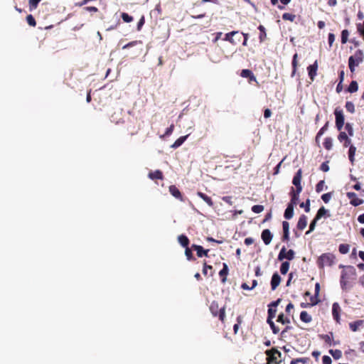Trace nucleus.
Here are the masks:
<instances>
[{
    "mask_svg": "<svg viewBox=\"0 0 364 364\" xmlns=\"http://www.w3.org/2000/svg\"><path fill=\"white\" fill-rule=\"evenodd\" d=\"M282 18L284 21H289L293 22L296 18V16L290 13H284L282 14Z\"/></svg>",
    "mask_w": 364,
    "mask_h": 364,
    "instance_id": "obj_40",
    "label": "nucleus"
},
{
    "mask_svg": "<svg viewBox=\"0 0 364 364\" xmlns=\"http://www.w3.org/2000/svg\"><path fill=\"white\" fill-rule=\"evenodd\" d=\"M332 197V193L331 192H329V193H324L321 196V199L323 200V201L326 203H328L329 200H331Z\"/></svg>",
    "mask_w": 364,
    "mask_h": 364,
    "instance_id": "obj_51",
    "label": "nucleus"
},
{
    "mask_svg": "<svg viewBox=\"0 0 364 364\" xmlns=\"http://www.w3.org/2000/svg\"><path fill=\"white\" fill-rule=\"evenodd\" d=\"M336 117V127L338 131H341L344 125L345 117L343 110L340 107H336L334 110Z\"/></svg>",
    "mask_w": 364,
    "mask_h": 364,
    "instance_id": "obj_6",
    "label": "nucleus"
},
{
    "mask_svg": "<svg viewBox=\"0 0 364 364\" xmlns=\"http://www.w3.org/2000/svg\"><path fill=\"white\" fill-rule=\"evenodd\" d=\"M173 129H174V124H171V126L169 127H168L164 133V134L163 136H161V137H164V136H169L172 134L173 131Z\"/></svg>",
    "mask_w": 364,
    "mask_h": 364,
    "instance_id": "obj_59",
    "label": "nucleus"
},
{
    "mask_svg": "<svg viewBox=\"0 0 364 364\" xmlns=\"http://www.w3.org/2000/svg\"><path fill=\"white\" fill-rule=\"evenodd\" d=\"M239 31H233L225 34L224 41L230 42L232 45H237L241 41Z\"/></svg>",
    "mask_w": 364,
    "mask_h": 364,
    "instance_id": "obj_7",
    "label": "nucleus"
},
{
    "mask_svg": "<svg viewBox=\"0 0 364 364\" xmlns=\"http://www.w3.org/2000/svg\"><path fill=\"white\" fill-rule=\"evenodd\" d=\"M336 257L332 253H323L317 260L318 267L320 269L324 268L326 266L331 267L334 264Z\"/></svg>",
    "mask_w": 364,
    "mask_h": 364,
    "instance_id": "obj_4",
    "label": "nucleus"
},
{
    "mask_svg": "<svg viewBox=\"0 0 364 364\" xmlns=\"http://www.w3.org/2000/svg\"><path fill=\"white\" fill-rule=\"evenodd\" d=\"M339 267L345 268L341 272L340 283L342 289L347 290L352 287L350 283L356 279V269L350 265L344 266L340 264Z\"/></svg>",
    "mask_w": 364,
    "mask_h": 364,
    "instance_id": "obj_1",
    "label": "nucleus"
},
{
    "mask_svg": "<svg viewBox=\"0 0 364 364\" xmlns=\"http://www.w3.org/2000/svg\"><path fill=\"white\" fill-rule=\"evenodd\" d=\"M328 122H327L318 131V137H321L324 132L328 129Z\"/></svg>",
    "mask_w": 364,
    "mask_h": 364,
    "instance_id": "obj_55",
    "label": "nucleus"
},
{
    "mask_svg": "<svg viewBox=\"0 0 364 364\" xmlns=\"http://www.w3.org/2000/svg\"><path fill=\"white\" fill-rule=\"evenodd\" d=\"M229 272L228 266L226 263H223V269L219 272V276L221 279L222 283H225L227 281V276Z\"/></svg>",
    "mask_w": 364,
    "mask_h": 364,
    "instance_id": "obj_19",
    "label": "nucleus"
},
{
    "mask_svg": "<svg viewBox=\"0 0 364 364\" xmlns=\"http://www.w3.org/2000/svg\"><path fill=\"white\" fill-rule=\"evenodd\" d=\"M328 213V210L324 208L321 207L317 211V213L315 216L316 220H320L322 217L325 216Z\"/></svg>",
    "mask_w": 364,
    "mask_h": 364,
    "instance_id": "obj_34",
    "label": "nucleus"
},
{
    "mask_svg": "<svg viewBox=\"0 0 364 364\" xmlns=\"http://www.w3.org/2000/svg\"><path fill=\"white\" fill-rule=\"evenodd\" d=\"M294 206L291 204H288L285 211L284 216L287 220L291 219L294 215Z\"/></svg>",
    "mask_w": 364,
    "mask_h": 364,
    "instance_id": "obj_23",
    "label": "nucleus"
},
{
    "mask_svg": "<svg viewBox=\"0 0 364 364\" xmlns=\"http://www.w3.org/2000/svg\"><path fill=\"white\" fill-rule=\"evenodd\" d=\"M41 0H29V6L31 9H36Z\"/></svg>",
    "mask_w": 364,
    "mask_h": 364,
    "instance_id": "obj_56",
    "label": "nucleus"
},
{
    "mask_svg": "<svg viewBox=\"0 0 364 364\" xmlns=\"http://www.w3.org/2000/svg\"><path fill=\"white\" fill-rule=\"evenodd\" d=\"M358 90V82L355 80H353L349 86L347 88V92H350V93H353V92H357Z\"/></svg>",
    "mask_w": 364,
    "mask_h": 364,
    "instance_id": "obj_33",
    "label": "nucleus"
},
{
    "mask_svg": "<svg viewBox=\"0 0 364 364\" xmlns=\"http://www.w3.org/2000/svg\"><path fill=\"white\" fill-rule=\"evenodd\" d=\"M240 75L242 77L249 78L250 82H251V81H256L257 80L255 76L254 75V74L252 73V71L249 70V69H243L241 71Z\"/></svg>",
    "mask_w": 364,
    "mask_h": 364,
    "instance_id": "obj_20",
    "label": "nucleus"
},
{
    "mask_svg": "<svg viewBox=\"0 0 364 364\" xmlns=\"http://www.w3.org/2000/svg\"><path fill=\"white\" fill-rule=\"evenodd\" d=\"M364 54L361 50H357L353 55L348 58V66L351 73L355 71V68L363 61Z\"/></svg>",
    "mask_w": 364,
    "mask_h": 364,
    "instance_id": "obj_3",
    "label": "nucleus"
},
{
    "mask_svg": "<svg viewBox=\"0 0 364 364\" xmlns=\"http://www.w3.org/2000/svg\"><path fill=\"white\" fill-rule=\"evenodd\" d=\"M209 309L214 317H218L222 323L225 322V306L220 307L218 301H213L210 304Z\"/></svg>",
    "mask_w": 364,
    "mask_h": 364,
    "instance_id": "obj_2",
    "label": "nucleus"
},
{
    "mask_svg": "<svg viewBox=\"0 0 364 364\" xmlns=\"http://www.w3.org/2000/svg\"><path fill=\"white\" fill-rule=\"evenodd\" d=\"M348 137V134L345 132H341L340 134L338 136V139L340 142H343L346 139H347Z\"/></svg>",
    "mask_w": 364,
    "mask_h": 364,
    "instance_id": "obj_54",
    "label": "nucleus"
},
{
    "mask_svg": "<svg viewBox=\"0 0 364 364\" xmlns=\"http://www.w3.org/2000/svg\"><path fill=\"white\" fill-rule=\"evenodd\" d=\"M341 307L338 303H333L332 306V315L333 318L336 321V322L339 323L340 321V313H341Z\"/></svg>",
    "mask_w": 364,
    "mask_h": 364,
    "instance_id": "obj_17",
    "label": "nucleus"
},
{
    "mask_svg": "<svg viewBox=\"0 0 364 364\" xmlns=\"http://www.w3.org/2000/svg\"><path fill=\"white\" fill-rule=\"evenodd\" d=\"M329 353L333 356V358L334 359H339L341 358L342 356V352L341 350H338V349H336V350H329Z\"/></svg>",
    "mask_w": 364,
    "mask_h": 364,
    "instance_id": "obj_37",
    "label": "nucleus"
},
{
    "mask_svg": "<svg viewBox=\"0 0 364 364\" xmlns=\"http://www.w3.org/2000/svg\"><path fill=\"white\" fill-rule=\"evenodd\" d=\"M346 196L350 200V203L355 207L362 205L364 203V200L359 198L354 192H348Z\"/></svg>",
    "mask_w": 364,
    "mask_h": 364,
    "instance_id": "obj_11",
    "label": "nucleus"
},
{
    "mask_svg": "<svg viewBox=\"0 0 364 364\" xmlns=\"http://www.w3.org/2000/svg\"><path fill=\"white\" fill-rule=\"evenodd\" d=\"M318 67V62L316 60L312 65H309L307 68L309 76L312 81L317 74Z\"/></svg>",
    "mask_w": 364,
    "mask_h": 364,
    "instance_id": "obj_12",
    "label": "nucleus"
},
{
    "mask_svg": "<svg viewBox=\"0 0 364 364\" xmlns=\"http://www.w3.org/2000/svg\"><path fill=\"white\" fill-rule=\"evenodd\" d=\"M299 206L304 208L305 212L309 213L310 211V200L307 199L305 203H300Z\"/></svg>",
    "mask_w": 364,
    "mask_h": 364,
    "instance_id": "obj_47",
    "label": "nucleus"
},
{
    "mask_svg": "<svg viewBox=\"0 0 364 364\" xmlns=\"http://www.w3.org/2000/svg\"><path fill=\"white\" fill-rule=\"evenodd\" d=\"M323 364H331V358L328 355H323L322 358Z\"/></svg>",
    "mask_w": 364,
    "mask_h": 364,
    "instance_id": "obj_63",
    "label": "nucleus"
},
{
    "mask_svg": "<svg viewBox=\"0 0 364 364\" xmlns=\"http://www.w3.org/2000/svg\"><path fill=\"white\" fill-rule=\"evenodd\" d=\"M323 146L326 150H331L333 147V139L331 137L325 138Z\"/></svg>",
    "mask_w": 364,
    "mask_h": 364,
    "instance_id": "obj_35",
    "label": "nucleus"
},
{
    "mask_svg": "<svg viewBox=\"0 0 364 364\" xmlns=\"http://www.w3.org/2000/svg\"><path fill=\"white\" fill-rule=\"evenodd\" d=\"M264 210V206L262 205H255L252 207V211L255 213H260Z\"/></svg>",
    "mask_w": 364,
    "mask_h": 364,
    "instance_id": "obj_48",
    "label": "nucleus"
},
{
    "mask_svg": "<svg viewBox=\"0 0 364 364\" xmlns=\"http://www.w3.org/2000/svg\"><path fill=\"white\" fill-rule=\"evenodd\" d=\"M188 136V135L180 136L174 141V143L171 146V147L173 149L178 148L184 143V141L187 139Z\"/></svg>",
    "mask_w": 364,
    "mask_h": 364,
    "instance_id": "obj_24",
    "label": "nucleus"
},
{
    "mask_svg": "<svg viewBox=\"0 0 364 364\" xmlns=\"http://www.w3.org/2000/svg\"><path fill=\"white\" fill-rule=\"evenodd\" d=\"M192 250L193 249L189 248L188 247H186L185 255H186L188 260H193V259H195V258L193 257V253H192Z\"/></svg>",
    "mask_w": 364,
    "mask_h": 364,
    "instance_id": "obj_45",
    "label": "nucleus"
},
{
    "mask_svg": "<svg viewBox=\"0 0 364 364\" xmlns=\"http://www.w3.org/2000/svg\"><path fill=\"white\" fill-rule=\"evenodd\" d=\"M300 319L304 323H309L311 321V316L305 311H303L300 314Z\"/></svg>",
    "mask_w": 364,
    "mask_h": 364,
    "instance_id": "obj_32",
    "label": "nucleus"
},
{
    "mask_svg": "<svg viewBox=\"0 0 364 364\" xmlns=\"http://www.w3.org/2000/svg\"><path fill=\"white\" fill-rule=\"evenodd\" d=\"M328 161H325L321 164L320 169L323 172H327L329 170Z\"/></svg>",
    "mask_w": 364,
    "mask_h": 364,
    "instance_id": "obj_61",
    "label": "nucleus"
},
{
    "mask_svg": "<svg viewBox=\"0 0 364 364\" xmlns=\"http://www.w3.org/2000/svg\"><path fill=\"white\" fill-rule=\"evenodd\" d=\"M325 182L324 181H320L316 186V191L320 193L323 190Z\"/></svg>",
    "mask_w": 364,
    "mask_h": 364,
    "instance_id": "obj_53",
    "label": "nucleus"
},
{
    "mask_svg": "<svg viewBox=\"0 0 364 364\" xmlns=\"http://www.w3.org/2000/svg\"><path fill=\"white\" fill-rule=\"evenodd\" d=\"M144 23H145V18L144 16H142L137 23V26H136L137 31H141Z\"/></svg>",
    "mask_w": 364,
    "mask_h": 364,
    "instance_id": "obj_58",
    "label": "nucleus"
},
{
    "mask_svg": "<svg viewBox=\"0 0 364 364\" xmlns=\"http://www.w3.org/2000/svg\"><path fill=\"white\" fill-rule=\"evenodd\" d=\"M208 269L212 270L213 269V267L211 265L208 264L206 261L205 260L203 262V274H204V276H207L208 275Z\"/></svg>",
    "mask_w": 364,
    "mask_h": 364,
    "instance_id": "obj_50",
    "label": "nucleus"
},
{
    "mask_svg": "<svg viewBox=\"0 0 364 364\" xmlns=\"http://www.w3.org/2000/svg\"><path fill=\"white\" fill-rule=\"evenodd\" d=\"M297 58H298V54L295 53L293 56V59H292V62H291V65H292V72L291 74V77H294L295 75L296 70H297V66H298Z\"/></svg>",
    "mask_w": 364,
    "mask_h": 364,
    "instance_id": "obj_30",
    "label": "nucleus"
},
{
    "mask_svg": "<svg viewBox=\"0 0 364 364\" xmlns=\"http://www.w3.org/2000/svg\"><path fill=\"white\" fill-rule=\"evenodd\" d=\"M259 31V39L260 43H263L267 38L266 29L262 25L258 26Z\"/></svg>",
    "mask_w": 364,
    "mask_h": 364,
    "instance_id": "obj_29",
    "label": "nucleus"
},
{
    "mask_svg": "<svg viewBox=\"0 0 364 364\" xmlns=\"http://www.w3.org/2000/svg\"><path fill=\"white\" fill-rule=\"evenodd\" d=\"M276 314L277 309L268 307L267 323L269 325L274 334H277L280 331L279 328L277 326L273 321V318H275Z\"/></svg>",
    "mask_w": 364,
    "mask_h": 364,
    "instance_id": "obj_5",
    "label": "nucleus"
},
{
    "mask_svg": "<svg viewBox=\"0 0 364 364\" xmlns=\"http://www.w3.org/2000/svg\"><path fill=\"white\" fill-rule=\"evenodd\" d=\"M148 176L151 180H156V179L163 180L164 179L163 173L160 170H156L154 172H149Z\"/></svg>",
    "mask_w": 364,
    "mask_h": 364,
    "instance_id": "obj_22",
    "label": "nucleus"
},
{
    "mask_svg": "<svg viewBox=\"0 0 364 364\" xmlns=\"http://www.w3.org/2000/svg\"><path fill=\"white\" fill-rule=\"evenodd\" d=\"M121 114V112H114L110 117L111 122L117 124L123 122L122 118L120 117Z\"/></svg>",
    "mask_w": 364,
    "mask_h": 364,
    "instance_id": "obj_25",
    "label": "nucleus"
},
{
    "mask_svg": "<svg viewBox=\"0 0 364 364\" xmlns=\"http://www.w3.org/2000/svg\"><path fill=\"white\" fill-rule=\"evenodd\" d=\"M262 240L266 245L270 244L273 235L269 229H265L262 232L261 235Z\"/></svg>",
    "mask_w": 364,
    "mask_h": 364,
    "instance_id": "obj_16",
    "label": "nucleus"
},
{
    "mask_svg": "<svg viewBox=\"0 0 364 364\" xmlns=\"http://www.w3.org/2000/svg\"><path fill=\"white\" fill-rule=\"evenodd\" d=\"M301 191H298L296 190H294L293 187L291 188L290 196H291V200L289 204H291L292 205L295 206L297 205L299 200V194Z\"/></svg>",
    "mask_w": 364,
    "mask_h": 364,
    "instance_id": "obj_15",
    "label": "nucleus"
},
{
    "mask_svg": "<svg viewBox=\"0 0 364 364\" xmlns=\"http://www.w3.org/2000/svg\"><path fill=\"white\" fill-rule=\"evenodd\" d=\"M306 225L307 217L305 215H301L298 220L296 228L300 230H303L306 227Z\"/></svg>",
    "mask_w": 364,
    "mask_h": 364,
    "instance_id": "obj_21",
    "label": "nucleus"
},
{
    "mask_svg": "<svg viewBox=\"0 0 364 364\" xmlns=\"http://www.w3.org/2000/svg\"><path fill=\"white\" fill-rule=\"evenodd\" d=\"M363 323V321H355V322H353V323H350L349 324L350 326V328L353 331H356L358 328V326H360Z\"/></svg>",
    "mask_w": 364,
    "mask_h": 364,
    "instance_id": "obj_42",
    "label": "nucleus"
},
{
    "mask_svg": "<svg viewBox=\"0 0 364 364\" xmlns=\"http://www.w3.org/2000/svg\"><path fill=\"white\" fill-rule=\"evenodd\" d=\"M191 249L196 251V255L198 257H203V256L208 257L209 250H204L203 247L198 245H192Z\"/></svg>",
    "mask_w": 364,
    "mask_h": 364,
    "instance_id": "obj_14",
    "label": "nucleus"
},
{
    "mask_svg": "<svg viewBox=\"0 0 364 364\" xmlns=\"http://www.w3.org/2000/svg\"><path fill=\"white\" fill-rule=\"evenodd\" d=\"M281 301H282V299L279 298L276 301L271 302L268 305V307H272L273 309H276L277 307V306L280 304Z\"/></svg>",
    "mask_w": 364,
    "mask_h": 364,
    "instance_id": "obj_60",
    "label": "nucleus"
},
{
    "mask_svg": "<svg viewBox=\"0 0 364 364\" xmlns=\"http://www.w3.org/2000/svg\"><path fill=\"white\" fill-rule=\"evenodd\" d=\"M345 107L348 112H350L351 114L355 112V105L352 102H350V101L346 102Z\"/></svg>",
    "mask_w": 364,
    "mask_h": 364,
    "instance_id": "obj_41",
    "label": "nucleus"
},
{
    "mask_svg": "<svg viewBox=\"0 0 364 364\" xmlns=\"http://www.w3.org/2000/svg\"><path fill=\"white\" fill-rule=\"evenodd\" d=\"M281 277L277 272H274L271 279V288L272 290H275L281 282Z\"/></svg>",
    "mask_w": 364,
    "mask_h": 364,
    "instance_id": "obj_18",
    "label": "nucleus"
},
{
    "mask_svg": "<svg viewBox=\"0 0 364 364\" xmlns=\"http://www.w3.org/2000/svg\"><path fill=\"white\" fill-rule=\"evenodd\" d=\"M289 262H283L280 266V272L282 274H286L289 269Z\"/></svg>",
    "mask_w": 364,
    "mask_h": 364,
    "instance_id": "obj_36",
    "label": "nucleus"
},
{
    "mask_svg": "<svg viewBox=\"0 0 364 364\" xmlns=\"http://www.w3.org/2000/svg\"><path fill=\"white\" fill-rule=\"evenodd\" d=\"M355 152L356 147L354 145H350L348 150V159L352 165L354 164Z\"/></svg>",
    "mask_w": 364,
    "mask_h": 364,
    "instance_id": "obj_26",
    "label": "nucleus"
},
{
    "mask_svg": "<svg viewBox=\"0 0 364 364\" xmlns=\"http://www.w3.org/2000/svg\"><path fill=\"white\" fill-rule=\"evenodd\" d=\"M345 129L348 132V134L350 136H353V134H354L353 128V126H352L351 124H350L348 122L346 123V125H345Z\"/></svg>",
    "mask_w": 364,
    "mask_h": 364,
    "instance_id": "obj_49",
    "label": "nucleus"
},
{
    "mask_svg": "<svg viewBox=\"0 0 364 364\" xmlns=\"http://www.w3.org/2000/svg\"><path fill=\"white\" fill-rule=\"evenodd\" d=\"M170 193L180 201H183V197L179 189L174 185H171L168 188Z\"/></svg>",
    "mask_w": 364,
    "mask_h": 364,
    "instance_id": "obj_13",
    "label": "nucleus"
},
{
    "mask_svg": "<svg viewBox=\"0 0 364 364\" xmlns=\"http://www.w3.org/2000/svg\"><path fill=\"white\" fill-rule=\"evenodd\" d=\"M178 242L180 243V245L183 247H188V245H189V239L188 238V237L185 235H181L178 237Z\"/></svg>",
    "mask_w": 364,
    "mask_h": 364,
    "instance_id": "obj_27",
    "label": "nucleus"
},
{
    "mask_svg": "<svg viewBox=\"0 0 364 364\" xmlns=\"http://www.w3.org/2000/svg\"><path fill=\"white\" fill-rule=\"evenodd\" d=\"M334 41H335V35L332 33H328V45L330 47L332 46Z\"/></svg>",
    "mask_w": 364,
    "mask_h": 364,
    "instance_id": "obj_62",
    "label": "nucleus"
},
{
    "mask_svg": "<svg viewBox=\"0 0 364 364\" xmlns=\"http://www.w3.org/2000/svg\"><path fill=\"white\" fill-rule=\"evenodd\" d=\"M26 21L28 24L31 26L34 27L36 26V21L31 14H29L26 16Z\"/></svg>",
    "mask_w": 364,
    "mask_h": 364,
    "instance_id": "obj_44",
    "label": "nucleus"
},
{
    "mask_svg": "<svg viewBox=\"0 0 364 364\" xmlns=\"http://www.w3.org/2000/svg\"><path fill=\"white\" fill-rule=\"evenodd\" d=\"M283 232H289V223L287 221L282 223Z\"/></svg>",
    "mask_w": 364,
    "mask_h": 364,
    "instance_id": "obj_64",
    "label": "nucleus"
},
{
    "mask_svg": "<svg viewBox=\"0 0 364 364\" xmlns=\"http://www.w3.org/2000/svg\"><path fill=\"white\" fill-rule=\"evenodd\" d=\"M122 20L126 23H130L133 21V17L129 16L127 13L123 12L121 14Z\"/></svg>",
    "mask_w": 364,
    "mask_h": 364,
    "instance_id": "obj_43",
    "label": "nucleus"
},
{
    "mask_svg": "<svg viewBox=\"0 0 364 364\" xmlns=\"http://www.w3.org/2000/svg\"><path fill=\"white\" fill-rule=\"evenodd\" d=\"M294 255L295 252L293 250H289L287 251L286 247H283L279 253L278 259L279 261H282L284 259L292 260L294 258Z\"/></svg>",
    "mask_w": 364,
    "mask_h": 364,
    "instance_id": "obj_9",
    "label": "nucleus"
},
{
    "mask_svg": "<svg viewBox=\"0 0 364 364\" xmlns=\"http://www.w3.org/2000/svg\"><path fill=\"white\" fill-rule=\"evenodd\" d=\"M350 246L348 244H341L338 250L341 254H347L349 252Z\"/></svg>",
    "mask_w": 364,
    "mask_h": 364,
    "instance_id": "obj_38",
    "label": "nucleus"
},
{
    "mask_svg": "<svg viewBox=\"0 0 364 364\" xmlns=\"http://www.w3.org/2000/svg\"><path fill=\"white\" fill-rule=\"evenodd\" d=\"M349 36V32L347 29H344L341 32V43L345 44L347 43Z\"/></svg>",
    "mask_w": 364,
    "mask_h": 364,
    "instance_id": "obj_39",
    "label": "nucleus"
},
{
    "mask_svg": "<svg viewBox=\"0 0 364 364\" xmlns=\"http://www.w3.org/2000/svg\"><path fill=\"white\" fill-rule=\"evenodd\" d=\"M302 178V170L299 168L296 173H295L293 180L292 183L295 186L294 190H296L298 191H302V186L301 184Z\"/></svg>",
    "mask_w": 364,
    "mask_h": 364,
    "instance_id": "obj_10",
    "label": "nucleus"
},
{
    "mask_svg": "<svg viewBox=\"0 0 364 364\" xmlns=\"http://www.w3.org/2000/svg\"><path fill=\"white\" fill-rule=\"evenodd\" d=\"M277 321L282 324H289L291 322L289 318L287 316H285L283 313H281L278 316Z\"/></svg>",
    "mask_w": 364,
    "mask_h": 364,
    "instance_id": "obj_31",
    "label": "nucleus"
},
{
    "mask_svg": "<svg viewBox=\"0 0 364 364\" xmlns=\"http://www.w3.org/2000/svg\"><path fill=\"white\" fill-rule=\"evenodd\" d=\"M318 220H316V218H314V219L311 222L309 225V230L306 232V234H309V232L314 231L316 225V222Z\"/></svg>",
    "mask_w": 364,
    "mask_h": 364,
    "instance_id": "obj_57",
    "label": "nucleus"
},
{
    "mask_svg": "<svg viewBox=\"0 0 364 364\" xmlns=\"http://www.w3.org/2000/svg\"><path fill=\"white\" fill-rule=\"evenodd\" d=\"M317 302L318 301L316 299H314L313 296H311V303H301V306L303 308H306L308 306L316 304Z\"/></svg>",
    "mask_w": 364,
    "mask_h": 364,
    "instance_id": "obj_46",
    "label": "nucleus"
},
{
    "mask_svg": "<svg viewBox=\"0 0 364 364\" xmlns=\"http://www.w3.org/2000/svg\"><path fill=\"white\" fill-rule=\"evenodd\" d=\"M321 338L325 341V343H326L327 344H328L329 346H331V343H332V338L331 336L328 335V334H324V335H321L320 336Z\"/></svg>",
    "mask_w": 364,
    "mask_h": 364,
    "instance_id": "obj_52",
    "label": "nucleus"
},
{
    "mask_svg": "<svg viewBox=\"0 0 364 364\" xmlns=\"http://www.w3.org/2000/svg\"><path fill=\"white\" fill-rule=\"evenodd\" d=\"M197 195L202 198L210 207L213 206V202L210 197L202 192H198Z\"/></svg>",
    "mask_w": 364,
    "mask_h": 364,
    "instance_id": "obj_28",
    "label": "nucleus"
},
{
    "mask_svg": "<svg viewBox=\"0 0 364 364\" xmlns=\"http://www.w3.org/2000/svg\"><path fill=\"white\" fill-rule=\"evenodd\" d=\"M266 354L267 355V364L275 363L277 360V356H281V353L276 348H272L270 350H267L266 351Z\"/></svg>",
    "mask_w": 364,
    "mask_h": 364,
    "instance_id": "obj_8",
    "label": "nucleus"
}]
</instances>
